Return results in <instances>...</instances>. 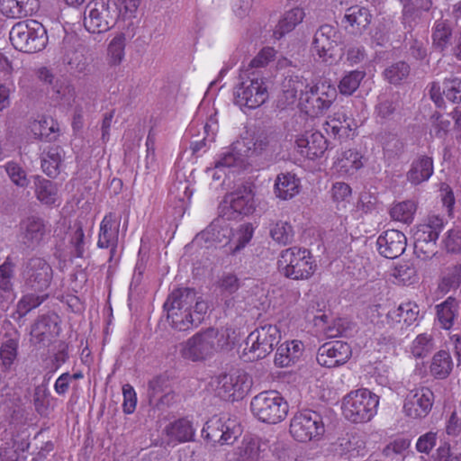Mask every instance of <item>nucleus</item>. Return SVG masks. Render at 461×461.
I'll use <instances>...</instances> for the list:
<instances>
[{
  "label": "nucleus",
  "instance_id": "obj_1",
  "mask_svg": "<svg viewBox=\"0 0 461 461\" xmlns=\"http://www.w3.org/2000/svg\"><path fill=\"white\" fill-rule=\"evenodd\" d=\"M337 96V89L328 81L307 83L300 90L299 105L308 116L318 117L330 109Z\"/></svg>",
  "mask_w": 461,
  "mask_h": 461
},
{
  "label": "nucleus",
  "instance_id": "obj_2",
  "mask_svg": "<svg viewBox=\"0 0 461 461\" xmlns=\"http://www.w3.org/2000/svg\"><path fill=\"white\" fill-rule=\"evenodd\" d=\"M277 266L284 276L293 280L309 279L317 267L312 252L297 246L284 249L279 256Z\"/></svg>",
  "mask_w": 461,
  "mask_h": 461
},
{
  "label": "nucleus",
  "instance_id": "obj_3",
  "mask_svg": "<svg viewBox=\"0 0 461 461\" xmlns=\"http://www.w3.org/2000/svg\"><path fill=\"white\" fill-rule=\"evenodd\" d=\"M254 234L252 224L246 223L233 232L232 229L221 220L212 221L202 233L201 237L212 243H224L230 245V251L235 254L244 249L251 240Z\"/></svg>",
  "mask_w": 461,
  "mask_h": 461
},
{
  "label": "nucleus",
  "instance_id": "obj_4",
  "mask_svg": "<svg viewBox=\"0 0 461 461\" xmlns=\"http://www.w3.org/2000/svg\"><path fill=\"white\" fill-rule=\"evenodd\" d=\"M9 38L15 50L26 53L41 51L48 43L47 30L36 20L15 23Z\"/></svg>",
  "mask_w": 461,
  "mask_h": 461
},
{
  "label": "nucleus",
  "instance_id": "obj_5",
  "mask_svg": "<svg viewBox=\"0 0 461 461\" xmlns=\"http://www.w3.org/2000/svg\"><path fill=\"white\" fill-rule=\"evenodd\" d=\"M379 397L371 391L362 388L348 393L342 402L344 417L354 423L371 420L377 412Z\"/></svg>",
  "mask_w": 461,
  "mask_h": 461
},
{
  "label": "nucleus",
  "instance_id": "obj_6",
  "mask_svg": "<svg viewBox=\"0 0 461 461\" xmlns=\"http://www.w3.org/2000/svg\"><path fill=\"white\" fill-rule=\"evenodd\" d=\"M445 226L444 219L436 214L428 215L413 232L414 254L421 260L432 258L437 253V240Z\"/></svg>",
  "mask_w": 461,
  "mask_h": 461
},
{
  "label": "nucleus",
  "instance_id": "obj_7",
  "mask_svg": "<svg viewBox=\"0 0 461 461\" xmlns=\"http://www.w3.org/2000/svg\"><path fill=\"white\" fill-rule=\"evenodd\" d=\"M253 415L260 421L276 424L285 419L288 403L277 391H264L254 396L250 402Z\"/></svg>",
  "mask_w": 461,
  "mask_h": 461
},
{
  "label": "nucleus",
  "instance_id": "obj_8",
  "mask_svg": "<svg viewBox=\"0 0 461 461\" xmlns=\"http://www.w3.org/2000/svg\"><path fill=\"white\" fill-rule=\"evenodd\" d=\"M241 81L235 87V104L240 107L256 109L268 99L266 79L258 72H250L240 76Z\"/></svg>",
  "mask_w": 461,
  "mask_h": 461
},
{
  "label": "nucleus",
  "instance_id": "obj_9",
  "mask_svg": "<svg viewBox=\"0 0 461 461\" xmlns=\"http://www.w3.org/2000/svg\"><path fill=\"white\" fill-rule=\"evenodd\" d=\"M280 339L281 334L277 326H260L247 337L242 355L249 361L265 358L274 350Z\"/></svg>",
  "mask_w": 461,
  "mask_h": 461
},
{
  "label": "nucleus",
  "instance_id": "obj_10",
  "mask_svg": "<svg viewBox=\"0 0 461 461\" xmlns=\"http://www.w3.org/2000/svg\"><path fill=\"white\" fill-rule=\"evenodd\" d=\"M214 328L201 330L179 344L180 356L188 361L200 362L212 357L217 352Z\"/></svg>",
  "mask_w": 461,
  "mask_h": 461
},
{
  "label": "nucleus",
  "instance_id": "obj_11",
  "mask_svg": "<svg viewBox=\"0 0 461 461\" xmlns=\"http://www.w3.org/2000/svg\"><path fill=\"white\" fill-rule=\"evenodd\" d=\"M289 431L300 442L318 439L325 431L322 417L312 410L298 411L290 420Z\"/></svg>",
  "mask_w": 461,
  "mask_h": 461
},
{
  "label": "nucleus",
  "instance_id": "obj_12",
  "mask_svg": "<svg viewBox=\"0 0 461 461\" xmlns=\"http://www.w3.org/2000/svg\"><path fill=\"white\" fill-rule=\"evenodd\" d=\"M116 22L115 10L110 0H93L85 10L84 25L91 33L107 32Z\"/></svg>",
  "mask_w": 461,
  "mask_h": 461
},
{
  "label": "nucleus",
  "instance_id": "obj_13",
  "mask_svg": "<svg viewBox=\"0 0 461 461\" xmlns=\"http://www.w3.org/2000/svg\"><path fill=\"white\" fill-rule=\"evenodd\" d=\"M249 375L240 371L230 374H221L212 378L216 394L224 401H237L242 399L250 389Z\"/></svg>",
  "mask_w": 461,
  "mask_h": 461
},
{
  "label": "nucleus",
  "instance_id": "obj_14",
  "mask_svg": "<svg viewBox=\"0 0 461 461\" xmlns=\"http://www.w3.org/2000/svg\"><path fill=\"white\" fill-rule=\"evenodd\" d=\"M221 210L222 217H226L227 220H235L239 216L251 214L255 211L252 191L242 187L226 194Z\"/></svg>",
  "mask_w": 461,
  "mask_h": 461
},
{
  "label": "nucleus",
  "instance_id": "obj_15",
  "mask_svg": "<svg viewBox=\"0 0 461 461\" xmlns=\"http://www.w3.org/2000/svg\"><path fill=\"white\" fill-rule=\"evenodd\" d=\"M338 31L335 27L323 24L315 32L312 51L325 63L332 64L337 60Z\"/></svg>",
  "mask_w": 461,
  "mask_h": 461
},
{
  "label": "nucleus",
  "instance_id": "obj_16",
  "mask_svg": "<svg viewBox=\"0 0 461 461\" xmlns=\"http://www.w3.org/2000/svg\"><path fill=\"white\" fill-rule=\"evenodd\" d=\"M435 396L429 387L411 390L405 396L403 412L411 419H423L430 412Z\"/></svg>",
  "mask_w": 461,
  "mask_h": 461
},
{
  "label": "nucleus",
  "instance_id": "obj_17",
  "mask_svg": "<svg viewBox=\"0 0 461 461\" xmlns=\"http://www.w3.org/2000/svg\"><path fill=\"white\" fill-rule=\"evenodd\" d=\"M203 434L213 443L231 445L240 434V429L235 420L212 418L206 422Z\"/></svg>",
  "mask_w": 461,
  "mask_h": 461
},
{
  "label": "nucleus",
  "instance_id": "obj_18",
  "mask_svg": "<svg viewBox=\"0 0 461 461\" xmlns=\"http://www.w3.org/2000/svg\"><path fill=\"white\" fill-rule=\"evenodd\" d=\"M294 147L297 153L309 160H316L324 156L328 149V140L318 131H306L295 137Z\"/></svg>",
  "mask_w": 461,
  "mask_h": 461
},
{
  "label": "nucleus",
  "instance_id": "obj_19",
  "mask_svg": "<svg viewBox=\"0 0 461 461\" xmlns=\"http://www.w3.org/2000/svg\"><path fill=\"white\" fill-rule=\"evenodd\" d=\"M351 354V348L348 343L337 340L321 346L316 359L319 365L331 368L345 364Z\"/></svg>",
  "mask_w": 461,
  "mask_h": 461
},
{
  "label": "nucleus",
  "instance_id": "obj_20",
  "mask_svg": "<svg viewBox=\"0 0 461 461\" xmlns=\"http://www.w3.org/2000/svg\"><path fill=\"white\" fill-rule=\"evenodd\" d=\"M38 78L51 88V97L60 104H70L75 99V90L66 78H56L50 69L42 67L38 69Z\"/></svg>",
  "mask_w": 461,
  "mask_h": 461
},
{
  "label": "nucleus",
  "instance_id": "obj_21",
  "mask_svg": "<svg viewBox=\"0 0 461 461\" xmlns=\"http://www.w3.org/2000/svg\"><path fill=\"white\" fill-rule=\"evenodd\" d=\"M21 230L25 243L32 247H38L50 237L51 227L39 216H29L22 221Z\"/></svg>",
  "mask_w": 461,
  "mask_h": 461
},
{
  "label": "nucleus",
  "instance_id": "obj_22",
  "mask_svg": "<svg viewBox=\"0 0 461 461\" xmlns=\"http://www.w3.org/2000/svg\"><path fill=\"white\" fill-rule=\"evenodd\" d=\"M376 245L381 256L393 259L405 251L407 239L404 233L398 230H386L377 238Z\"/></svg>",
  "mask_w": 461,
  "mask_h": 461
},
{
  "label": "nucleus",
  "instance_id": "obj_23",
  "mask_svg": "<svg viewBox=\"0 0 461 461\" xmlns=\"http://www.w3.org/2000/svg\"><path fill=\"white\" fill-rule=\"evenodd\" d=\"M121 218L115 212L106 213L100 222L97 246L101 249H110L112 258L117 249Z\"/></svg>",
  "mask_w": 461,
  "mask_h": 461
},
{
  "label": "nucleus",
  "instance_id": "obj_24",
  "mask_svg": "<svg viewBox=\"0 0 461 461\" xmlns=\"http://www.w3.org/2000/svg\"><path fill=\"white\" fill-rule=\"evenodd\" d=\"M59 333L57 315H42L32 325L31 340L34 344L47 345Z\"/></svg>",
  "mask_w": 461,
  "mask_h": 461
},
{
  "label": "nucleus",
  "instance_id": "obj_25",
  "mask_svg": "<svg viewBox=\"0 0 461 461\" xmlns=\"http://www.w3.org/2000/svg\"><path fill=\"white\" fill-rule=\"evenodd\" d=\"M27 282L32 288H48L52 280V268L41 258H32L27 266Z\"/></svg>",
  "mask_w": 461,
  "mask_h": 461
},
{
  "label": "nucleus",
  "instance_id": "obj_26",
  "mask_svg": "<svg viewBox=\"0 0 461 461\" xmlns=\"http://www.w3.org/2000/svg\"><path fill=\"white\" fill-rule=\"evenodd\" d=\"M148 398L149 404L157 408L168 406L175 400V393L170 390L166 376L158 375L149 382Z\"/></svg>",
  "mask_w": 461,
  "mask_h": 461
},
{
  "label": "nucleus",
  "instance_id": "obj_27",
  "mask_svg": "<svg viewBox=\"0 0 461 461\" xmlns=\"http://www.w3.org/2000/svg\"><path fill=\"white\" fill-rule=\"evenodd\" d=\"M40 6V0H0V12L8 19L32 16Z\"/></svg>",
  "mask_w": 461,
  "mask_h": 461
},
{
  "label": "nucleus",
  "instance_id": "obj_28",
  "mask_svg": "<svg viewBox=\"0 0 461 461\" xmlns=\"http://www.w3.org/2000/svg\"><path fill=\"white\" fill-rule=\"evenodd\" d=\"M356 129L357 124L354 120L348 118L343 112H337L329 116L324 124L325 131L339 140L352 139Z\"/></svg>",
  "mask_w": 461,
  "mask_h": 461
},
{
  "label": "nucleus",
  "instance_id": "obj_29",
  "mask_svg": "<svg viewBox=\"0 0 461 461\" xmlns=\"http://www.w3.org/2000/svg\"><path fill=\"white\" fill-rule=\"evenodd\" d=\"M418 314V306L415 303L408 302L389 311L386 314V321L391 328L399 326V329L403 330L414 323Z\"/></svg>",
  "mask_w": 461,
  "mask_h": 461
},
{
  "label": "nucleus",
  "instance_id": "obj_30",
  "mask_svg": "<svg viewBox=\"0 0 461 461\" xmlns=\"http://www.w3.org/2000/svg\"><path fill=\"white\" fill-rule=\"evenodd\" d=\"M300 191L301 181L295 174L287 172L277 175L274 185V193L278 199L291 200L299 194Z\"/></svg>",
  "mask_w": 461,
  "mask_h": 461
},
{
  "label": "nucleus",
  "instance_id": "obj_31",
  "mask_svg": "<svg viewBox=\"0 0 461 461\" xmlns=\"http://www.w3.org/2000/svg\"><path fill=\"white\" fill-rule=\"evenodd\" d=\"M336 171L341 176H351L364 167V156L356 149L343 151L334 161Z\"/></svg>",
  "mask_w": 461,
  "mask_h": 461
},
{
  "label": "nucleus",
  "instance_id": "obj_32",
  "mask_svg": "<svg viewBox=\"0 0 461 461\" xmlns=\"http://www.w3.org/2000/svg\"><path fill=\"white\" fill-rule=\"evenodd\" d=\"M31 131L39 140L48 142L57 140L60 132L58 122L45 115L32 122Z\"/></svg>",
  "mask_w": 461,
  "mask_h": 461
},
{
  "label": "nucleus",
  "instance_id": "obj_33",
  "mask_svg": "<svg viewBox=\"0 0 461 461\" xmlns=\"http://www.w3.org/2000/svg\"><path fill=\"white\" fill-rule=\"evenodd\" d=\"M434 172L432 158L422 155L417 158L407 173V180L414 185L428 181Z\"/></svg>",
  "mask_w": 461,
  "mask_h": 461
},
{
  "label": "nucleus",
  "instance_id": "obj_34",
  "mask_svg": "<svg viewBox=\"0 0 461 461\" xmlns=\"http://www.w3.org/2000/svg\"><path fill=\"white\" fill-rule=\"evenodd\" d=\"M453 33L449 23L446 20H437L432 27L431 40L434 50L444 53L452 44Z\"/></svg>",
  "mask_w": 461,
  "mask_h": 461
},
{
  "label": "nucleus",
  "instance_id": "obj_35",
  "mask_svg": "<svg viewBox=\"0 0 461 461\" xmlns=\"http://www.w3.org/2000/svg\"><path fill=\"white\" fill-rule=\"evenodd\" d=\"M303 345L301 341L293 340L281 344L275 356V364L280 367L289 366L299 359Z\"/></svg>",
  "mask_w": 461,
  "mask_h": 461
},
{
  "label": "nucleus",
  "instance_id": "obj_36",
  "mask_svg": "<svg viewBox=\"0 0 461 461\" xmlns=\"http://www.w3.org/2000/svg\"><path fill=\"white\" fill-rule=\"evenodd\" d=\"M37 199L48 206H59L60 199L57 184L45 178H38L35 182Z\"/></svg>",
  "mask_w": 461,
  "mask_h": 461
},
{
  "label": "nucleus",
  "instance_id": "obj_37",
  "mask_svg": "<svg viewBox=\"0 0 461 461\" xmlns=\"http://www.w3.org/2000/svg\"><path fill=\"white\" fill-rule=\"evenodd\" d=\"M197 294L196 290H172L164 303V308L167 311L175 309L191 311Z\"/></svg>",
  "mask_w": 461,
  "mask_h": 461
},
{
  "label": "nucleus",
  "instance_id": "obj_38",
  "mask_svg": "<svg viewBox=\"0 0 461 461\" xmlns=\"http://www.w3.org/2000/svg\"><path fill=\"white\" fill-rule=\"evenodd\" d=\"M453 367L454 362L450 353L447 350H439L431 359L429 372L436 379H446L451 374Z\"/></svg>",
  "mask_w": 461,
  "mask_h": 461
},
{
  "label": "nucleus",
  "instance_id": "obj_39",
  "mask_svg": "<svg viewBox=\"0 0 461 461\" xmlns=\"http://www.w3.org/2000/svg\"><path fill=\"white\" fill-rule=\"evenodd\" d=\"M372 14L370 11L359 5H354L346 10L344 20L353 31L361 32L368 27L371 23Z\"/></svg>",
  "mask_w": 461,
  "mask_h": 461
},
{
  "label": "nucleus",
  "instance_id": "obj_40",
  "mask_svg": "<svg viewBox=\"0 0 461 461\" xmlns=\"http://www.w3.org/2000/svg\"><path fill=\"white\" fill-rule=\"evenodd\" d=\"M305 16L303 8L295 7L287 11L274 31V37L276 40L281 39L285 33L292 32L299 23H301Z\"/></svg>",
  "mask_w": 461,
  "mask_h": 461
},
{
  "label": "nucleus",
  "instance_id": "obj_41",
  "mask_svg": "<svg viewBox=\"0 0 461 461\" xmlns=\"http://www.w3.org/2000/svg\"><path fill=\"white\" fill-rule=\"evenodd\" d=\"M418 208L414 200H405L393 203L389 210L390 217L393 221L411 224Z\"/></svg>",
  "mask_w": 461,
  "mask_h": 461
},
{
  "label": "nucleus",
  "instance_id": "obj_42",
  "mask_svg": "<svg viewBox=\"0 0 461 461\" xmlns=\"http://www.w3.org/2000/svg\"><path fill=\"white\" fill-rule=\"evenodd\" d=\"M389 280L399 286L411 285L417 280L416 269L407 262L395 265L389 273Z\"/></svg>",
  "mask_w": 461,
  "mask_h": 461
},
{
  "label": "nucleus",
  "instance_id": "obj_43",
  "mask_svg": "<svg viewBox=\"0 0 461 461\" xmlns=\"http://www.w3.org/2000/svg\"><path fill=\"white\" fill-rule=\"evenodd\" d=\"M313 323L315 327L320 329L329 338L342 336L347 330V322L345 320L335 319L330 323L327 314L315 316Z\"/></svg>",
  "mask_w": 461,
  "mask_h": 461
},
{
  "label": "nucleus",
  "instance_id": "obj_44",
  "mask_svg": "<svg viewBox=\"0 0 461 461\" xmlns=\"http://www.w3.org/2000/svg\"><path fill=\"white\" fill-rule=\"evenodd\" d=\"M19 340L10 338L5 339L0 346L1 369L3 372H9L18 356Z\"/></svg>",
  "mask_w": 461,
  "mask_h": 461
},
{
  "label": "nucleus",
  "instance_id": "obj_45",
  "mask_svg": "<svg viewBox=\"0 0 461 461\" xmlns=\"http://www.w3.org/2000/svg\"><path fill=\"white\" fill-rule=\"evenodd\" d=\"M126 37L123 33L115 35L107 47V62L111 67L119 66L124 59Z\"/></svg>",
  "mask_w": 461,
  "mask_h": 461
},
{
  "label": "nucleus",
  "instance_id": "obj_46",
  "mask_svg": "<svg viewBox=\"0 0 461 461\" xmlns=\"http://www.w3.org/2000/svg\"><path fill=\"white\" fill-rule=\"evenodd\" d=\"M63 159V150L60 147H51L41 160L43 172L50 177H55L59 173Z\"/></svg>",
  "mask_w": 461,
  "mask_h": 461
},
{
  "label": "nucleus",
  "instance_id": "obj_47",
  "mask_svg": "<svg viewBox=\"0 0 461 461\" xmlns=\"http://www.w3.org/2000/svg\"><path fill=\"white\" fill-rule=\"evenodd\" d=\"M167 435L178 442H186L192 440L194 437V429L189 420L179 419L170 423L166 428Z\"/></svg>",
  "mask_w": 461,
  "mask_h": 461
},
{
  "label": "nucleus",
  "instance_id": "obj_48",
  "mask_svg": "<svg viewBox=\"0 0 461 461\" xmlns=\"http://www.w3.org/2000/svg\"><path fill=\"white\" fill-rule=\"evenodd\" d=\"M365 77L364 70H351L345 73L338 85L339 93L346 96L352 95L358 89Z\"/></svg>",
  "mask_w": 461,
  "mask_h": 461
},
{
  "label": "nucleus",
  "instance_id": "obj_49",
  "mask_svg": "<svg viewBox=\"0 0 461 461\" xmlns=\"http://www.w3.org/2000/svg\"><path fill=\"white\" fill-rule=\"evenodd\" d=\"M270 236L276 243L287 245L294 240V228L288 221H276L271 224Z\"/></svg>",
  "mask_w": 461,
  "mask_h": 461
},
{
  "label": "nucleus",
  "instance_id": "obj_50",
  "mask_svg": "<svg viewBox=\"0 0 461 461\" xmlns=\"http://www.w3.org/2000/svg\"><path fill=\"white\" fill-rule=\"evenodd\" d=\"M221 288H240L241 286L258 287V280L248 274L237 276L232 273H224L220 279Z\"/></svg>",
  "mask_w": 461,
  "mask_h": 461
},
{
  "label": "nucleus",
  "instance_id": "obj_51",
  "mask_svg": "<svg viewBox=\"0 0 461 461\" xmlns=\"http://www.w3.org/2000/svg\"><path fill=\"white\" fill-rule=\"evenodd\" d=\"M216 333V346L217 352L223 349H230L240 339V332L231 327H226L221 330L214 329Z\"/></svg>",
  "mask_w": 461,
  "mask_h": 461
},
{
  "label": "nucleus",
  "instance_id": "obj_52",
  "mask_svg": "<svg viewBox=\"0 0 461 461\" xmlns=\"http://www.w3.org/2000/svg\"><path fill=\"white\" fill-rule=\"evenodd\" d=\"M330 197L338 210L345 209L352 195L350 185L345 182H335L330 188Z\"/></svg>",
  "mask_w": 461,
  "mask_h": 461
},
{
  "label": "nucleus",
  "instance_id": "obj_53",
  "mask_svg": "<svg viewBox=\"0 0 461 461\" xmlns=\"http://www.w3.org/2000/svg\"><path fill=\"white\" fill-rule=\"evenodd\" d=\"M69 246L73 249L71 251L72 257L82 258L85 254V232L81 222H76L73 230L69 234Z\"/></svg>",
  "mask_w": 461,
  "mask_h": 461
},
{
  "label": "nucleus",
  "instance_id": "obj_54",
  "mask_svg": "<svg viewBox=\"0 0 461 461\" xmlns=\"http://www.w3.org/2000/svg\"><path fill=\"white\" fill-rule=\"evenodd\" d=\"M451 122L438 112L429 118V134L438 139H444L450 131Z\"/></svg>",
  "mask_w": 461,
  "mask_h": 461
},
{
  "label": "nucleus",
  "instance_id": "obj_55",
  "mask_svg": "<svg viewBox=\"0 0 461 461\" xmlns=\"http://www.w3.org/2000/svg\"><path fill=\"white\" fill-rule=\"evenodd\" d=\"M461 286V264L446 267L440 277L438 288H459Z\"/></svg>",
  "mask_w": 461,
  "mask_h": 461
},
{
  "label": "nucleus",
  "instance_id": "obj_56",
  "mask_svg": "<svg viewBox=\"0 0 461 461\" xmlns=\"http://www.w3.org/2000/svg\"><path fill=\"white\" fill-rule=\"evenodd\" d=\"M443 95L453 104H461V77L451 76L443 80Z\"/></svg>",
  "mask_w": 461,
  "mask_h": 461
},
{
  "label": "nucleus",
  "instance_id": "obj_57",
  "mask_svg": "<svg viewBox=\"0 0 461 461\" xmlns=\"http://www.w3.org/2000/svg\"><path fill=\"white\" fill-rule=\"evenodd\" d=\"M434 348V341L430 335L426 333L420 334L413 340L411 345V353L417 358L427 357Z\"/></svg>",
  "mask_w": 461,
  "mask_h": 461
},
{
  "label": "nucleus",
  "instance_id": "obj_58",
  "mask_svg": "<svg viewBox=\"0 0 461 461\" xmlns=\"http://www.w3.org/2000/svg\"><path fill=\"white\" fill-rule=\"evenodd\" d=\"M172 327L179 331L189 330L199 326V319H194L191 311H184L172 314Z\"/></svg>",
  "mask_w": 461,
  "mask_h": 461
},
{
  "label": "nucleus",
  "instance_id": "obj_59",
  "mask_svg": "<svg viewBox=\"0 0 461 461\" xmlns=\"http://www.w3.org/2000/svg\"><path fill=\"white\" fill-rule=\"evenodd\" d=\"M409 72V65L406 62L400 61L386 68L384 75L389 83L396 85L406 78Z\"/></svg>",
  "mask_w": 461,
  "mask_h": 461
},
{
  "label": "nucleus",
  "instance_id": "obj_60",
  "mask_svg": "<svg viewBox=\"0 0 461 461\" xmlns=\"http://www.w3.org/2000/svg\"><path fill=\"white\" fill-rule=\"evenodd\" d=\"M393 23L391 20L379 22L371 32L372 41L376 46H384L389 40V33L393 28Z\"/></svg>",
  "mask_w": 461,
  "mask_h": 461
},
{
  "label": "nucleus",
  "instance_id": "obj_61",
  "mask_svg": "<svg viewBox=\"0 0 461 461\" xmlns=\"http://www.w3.org/2000/svg\"><path fill=\"white\" fill-rule=\"evenodd\" d=\"M50 400V392L46 385H39L34 390L33 404L36 411L41 414H46L49 410Z\"/></svg>",
  "mask_w": 461,
  "mask_h": 461
},
{
  "label": "nucleus",
  "instance_id": "obj_62",
  "mask_svg": "<svg viewBox=\"0 0 461 461\" xmlns=\"http://www.w3.org/2000/svg\"><path fill=\"white\" fill-rule=\"evenodd\" d=\"M48 297V294H28L18 303V312L22 316H24L32 309L40 306Z\"/></svg>",
  "mask_w": 461,
  "mask_h": 461
},
{
  "label": "nucleus",
  "instance_id": "obj_63",
  "mask_svg": "<svg viewBox=\"0 0 461 461\" xmlns=\"http://www.w3.org/2000/svg\"><path fill=\"white\" fill-rule=\"evenodd\" d=\"M5 167L9 178L14 185L21 187H26L29 185L26 172L19 164L11 161L7 162Z\"/></svg>",
  "mask_w": 461,
  "mask_h": 461
},
{
  "label": "nucleus",
  "instance_id": "obj_64",
  "mask_svg": "<svg viewBox=\"0 0 461 461\" xmlns=\"http://www.w3.org/2000/svg\"><path fill=\"white\" fill-rule=\"evenodd\" d=\"M141 0H116L115 5L123 19L135 18Z\"/></svg>",
  "mask_w": 461,
  "mask_h": 461
}]
</instances>
